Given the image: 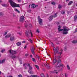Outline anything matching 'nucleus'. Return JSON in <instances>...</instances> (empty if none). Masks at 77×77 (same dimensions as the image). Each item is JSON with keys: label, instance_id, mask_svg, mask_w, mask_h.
Segmentation results:
<instances>
[{"label": "nucleus", "instance_id": "nucleus-1", "mask_svg": "<svg viewBox=\"0 0 77 77\" xmlns=\"http://www.w3.org/2000/svg\"><path fill=\"white\" fill-rule=\"evenodd\" d=\"M59 28L58 29V30L59 32H60L63 31V33L64 35H66L68 34V31L69 30V29L68 27L66 26H63V29H60L61 28V26H59Z\"/></svg>", "mask_w": 77, "mask_h": 77}, {"label": "nucleus", "instance_id": "nucleus-2", "mask_svg": "<svg viewBox=\"0 0 77 77\" xmlns=\"http://www.w3.org/2000/svg\"><path fill=\"white\" fill-rule=\"evenodd\" d=\"M9 2H10V5H11L12 8H16V7L20 8V5L19 4H16L13 2V0H9Z\"/></svg>", "mask_w": 77, "mask_h": 77}, {"label": "nucleus", "instance_id": "nucleus-3", "mask_svg": "<svg viewBox=\"0 0 77 77\" xmlns=\"http://www.w3.org/2000/svg\"><path fill=\"white\" fill-rule=\"evenodd\" d=\"M8 52H9L10 54H12L11 58H12V59H15V58L16 57V56L15 55V54L17 53V51H16L11 49L8 51Z\"/></svg>", "mask_w": 77, "mask_h": 77}, {"label": "nucleus", "instance_id": "nucleus-4", "mask_svg": "<svg viewBox=\"0 0 77 77\" xmlns=\"http://www.w3.org/2000/svg\"><path fill=\"white\" fill-rule=\"evenodd\" d=\"M25 35L26 36H27L28 37H29V36H31V37H32L33 36V34H32V32H31L30 31V32L29 31V30H26V32H25Z\"/></svg>", "mask_w": 77, "mask_h": 77}, {"label": "nucleus", "instance_id": "nucleus-5", "mask_svg": "<svg viewBox=\"0 0 77 77\" xmlns=\"http://www.w3.org/2000/svg\"><path fill=\"white\" fill-rule=\"evenodd\" d=\"M57 13H56L53 16H51L50 17H49L48 19L49 21L52 20H53V17L55 18V17H57Z\"/></svg>", "mask_w": 77, "mask_h": 77}, {"label": "nucleus", "instance_id": "nucleus-6", "mask_svg": "<svg viewBox=\"0 0 77 77\" xmlns=\"http://www.w3.org/2000/svg\"><path fill=\"white\" fill-rule=\"evenodd\" d=\"M57 66V68L59 69V68H60V66H62V67H64L65 66H64V65L61 63V64H57L56 65Z\"/></svg>", "mask_w": 77, "mask_h": 77}, {"label": "nucleus", "instance_id": "nucleus-7", "mask_svg": "<svg viewBox=\"0 0 77 77\" xmlns=\"http://www.w3.org/2000/svg\"><path fill=\"white\" fill-rule=\"evenodd\" d=\"M38 21L40 25H42V19L40 18V17L38 16Z\"/></svg>", "mask_w": 77, "mask_h": 77}, {"label": "nucleus", "instance_id": "nucleus-8", "mask_svg": "<svg viewBox=\"0 0 77 77\" xmlns=\"http://www.w3.org/2000/svg\"><path fill=\"white\" fill-rule=\"evenodd\" d=\"M23 66H24V67H25V69H27V66H30V63H25L23 64Z\"/></svg>", "mask_w": 77, "mask_h": 77}, {"label": "nucleus", "instance_id": "nucleus-9", "mask_svg": "<svg viewBox=\"0 0 77 77\" xmlns=\"http://www.w3.org/2000/svg\"><path fill=\"white\" fill-rule=\"evenodd\" d=\"M56 49L54 48L53 49V50L54 51L55 53H58V51H59V47H56Z\"/></svg>", "mask_w": 77, "mask_h": 77}, {"label": "nucleus", "instance_id": "nucleus-10", "mask_svg": "<svg viewBox=\"0 0 77 77\" xmlns=\"http://www.w3.org/2000/svg\"><path fill=\"white\" fill-rule=\"evenodd\" d=\"M56 62H57L56 58V57H55V55H54V61H53V63H52V64L53 65H54V64H55V63H56Z\"/></svg>", "mask_w": 77, "mask_h": 77}, {"label": "nucleus", "instance_id": "nucleus-11", "mask_svg": "<svg viewBox=\"0 0 77 77\" xmlns=\"http://www.w3.org/2000/svg\"><path fill=\"white\" fill-rule=\"evenodd\" d=\"M31 7L32 8H35L36 7H38V5L36 6L35 4H32V5H30L29 6V8H30V7Z\"/></svg>", "mask_w": 77, "mask_h": 77}, {"label": "nucleus", "instance_id": "nucleus-12", "mask_svg": "<svg viewBox=\"0 0 77 77\" xmlns=\"http://www.w3.org/2000/svg\"><path fill=\"white\" fill-rule=\"evenodd\" d=\"M44 65L46 66V67H47V68H48V69H50V66L48 65V63H45Z\"/></svg>", "mask_w": 77, "mask_h": 77}, {"label": "nucleus", "instance_id": "nucleus-13", "mask_svg": "<svg viewBox=\"0 0 77 77\" xmlns=\"http://www.w3.org/2000/svg\"><path fill=\"white\" fill-rule=\"evenodd\" d=\"M27 40L29 41V42H30L31 44H33V40L31 39L30 38H28L27 39Z\"/></svg>", "mask_w": 77, "mask_h": 77}, {"label": "nucleus", "instance_id": "nucleus-14", "mask_svg": "<svg viewBox=\"0 0 77 77\" xmlns=\"http://www.w3.org/2000/svg\"><path fill=\"white\" fill-rule=\"evenodd\" d=\"M20 21L22 22L24 20V16H22L20 17Z\"/></svg>", "mask_w": 77, "mask_h": 77}, {"label": "nucleus", "instance_id": "nucleus-15", "mask_svg": "<svg viewBox=\"0 0 77 77\" xmlns=\"http://www.w3.org/2000/svg\"><path fill=\"white\" fill-rule=\"evenodd\" d=\"M5 60H6V59H4L2 60H0V63H5Z\"/></svg>", "mask_w": 77, "mask_h": 77}, {"label": "nucleus", "instance_id": "nucleus-16", "mask_svg": "<svg viewBox=\"0 0 77 77\" xmlns=\"http://www.w3.org/2000/svg\"><path fill=\"white\" fill-rule=\"evenodd\" d=\"M11 36V34H8L5 37V38H9Z\"/></svg>", "mask_w": 77, "mask_h": 77}, {"label": "nucleus", "instance_id": "nucleus-17", "mask_svg": "<svg viewBox=\"0 0 77 77\" xmlns=\"http://www.w3.org/2000/svg\"><path fill=\"white\" fill-rule=\"evenodd\" d=\"M14 40H15V37L14 36H12L10 38V40L13 41Z\"/></svg>", "mask_w": 77, "mask_h": 77}, {"label": "nucleus", "instance_id": "nucleus-18", "mask_svg": "<svg viewBox=\"0 0 77 77\" xmlns=\"http://www.w3.org/2000/svg\"><path fill=\"white\" fill-rule=\"evenodd\" d=\"M35 50V48H32V49L31 50V51L33 54H35V52H34V50Z\"/></svg>", "mask_w": 77, "mask_h": 77}, {"label": "nucleus", "instance_id": "nucleus-19", "mask_svg": "<svg viewBox=\"0 0 77 77\" xmlns=\"http://www.w3.org/2000/svg\"><path fill=\"white\" fill-rule=\"evenodd\" d=\"M77 15H75L74 17V21H76L77 20Z\"/></svg>", "mask_w": 77, "mask_h": 77}, {"label": "nucleus", "instance_id": "nucleus-20", "mask_svg": "<svg viewBox=\"0 0 77 77\" xmlns=\"http://www.w3.org/2000/svg\"><path fill=\"white\" fill-rule=\"evenodd\" d=\"M28 72L29 73H30V74H33V71H32V70H29L28 71Z\"/></svg>", "mask_w": 77, "mask_h": 77}, {"label": "nucleus", "instance_id": "nucleus-21", "mask_svg": "<svg viewBox=\"0 0 77 77\" xmlns=\"http://www.w3.org/2000/svg\"><path fill=\"white\" fill-rule=\"evenodd\" d=\"M29 77H39V76L37 75H30Z\"/></svg>", "mask_w": 77, "mask_h": 77}, {"label": "nucleus", "instance_id": "nucleus-22", "mask_svg": "<svg viewBox=\"0 0 77 77\" xmlns=\"http://www.w3.org/2000/svg\"><path fill=\"white\" fill-rule=\"evenodd\" d=\"M2 5L3 6H4V7H8V6H9V5H6V4H2Z\"/></svg>", "mask_w": 77, "mask_h": 77}, {"label": "nucleus", "instance_id": "nucleus-23", "mask_svg": "<svg viewBox=\"0 0 77 77\" xmlns=\"http://www.w3.org/2000/svg\"><path fill=\"white\" fill-rule=\"evenodd\" d=\"M73 3V2L72 1L69 2L68 3V5H71V4H72Z\"/></svg>", "mask_w": 77, "mask_h": 77}, {"label": "nucleus", "instance_id": "nucleus-24", "mask_svg": "<svg viewBox=\"0 0 77 77\" xmlns=\"http://www.w3.org/2000/svg\"><path fill=\"white\" fill-rule=\"evenodd\" d=\"M51 73H56V74H57V72L56 70H55L54 71L52 72Z\"/></svg>", "mask_w": 77, "mask_h": 77}, {"label": "nucleus", "instance_id": "nucleus-25", "mask_svg": "<svg viewBox=\"0 0 77 77\" xmlns=\"http://www.w3.org/2000/svg\"><path fill=\"white\" fill-rule=\"evenodd\" d=\"M35 66L38 69H39V66H38L35 65Z\"/></svg>", "mask_w": 77, "mask_h": 77}, {"label": "nucleus", "instance_id": "nucleus-26", "mask_svg": "<svg viewBox=\"0 0 77 77\" xmlns=\"http://www.w3.org/2000/svg\"><path fill=\"white\" fill-rule=\"evenodd\" d=\"M41 76V77H45V75H44V74L43 73H42L40 74Z\"/></svg>", "mask_w": 77, "mask_h": 77}, {"label": "nucleus", "instance_id": "nucleus-27", "mask_svg": "<svg viewBox=\"0 0 77 77\" xmlns=\"http://www.w3.org/2000/svg\"><path fill=\"white\" fill-rule=\"evenodd\" d=\"M17 45H18V46H20V45H21V43L18 42L17 43Z\"/></svg>", "mask_w": 77, "mask_h": 77}, {"label": "nucleus", "instance_id": "nucleus-28", "mask_svg": "<svg viewBox=\"0 0 77 77\" xmlns=\"http://www.w3.org/2000/svg\"><path fill=\"white\" fill-rule=\"evenodd\" d=\"M33 69V68L31 66H29V70H32Z\"/></svg>", "mask_w": 77, "mask_h": 77}, {"label": "nucleus", "instance_id": "nucleus-29", "mask_svg": "<svg viewBox=\"0 0 77 77\" xmlns=\"http://www.w3.org/2000/svg\"><path fill=\"white\" fill-rule=\"evenodd\" d=\"M14 10H15V11H16V12H17L18 13H20V12L18 10V9H17L16 8L14 9Z\"/></svg>", "mask_w": 77, "mask_h": 77}, {"label": "nucleus", "instance_id": "nucleus-30", "mask_svg": "<svg viewBox=\"0 0 77 77\" xmlns=\"http://www.w3.org/2000/svg\"><path fill=\"white\" fill-rule=\"evenodd\" d=\"M62 7V6L60 5H58V8L59 9H61Z\"/></svg>", "mask_w": 77, "mask_h": 77}, {"label": "nucleus", "instance_id": "nucleus-31", "mask_svg": "<svg viewBox=\"0 0 77 77\" xmlns=\"http://www.w3.org/2000/svg\"><path fill=\"white\" fill-rule=\"evenodd\" d=\"M32 60L34 62H36V60H35V59L33 58H32Z\"/></svg>", "mask_w": 77, "mask_h": 77}, {"label": "nucleus", "instance_id": "nucleus-32", "mask_svg": "<svg viewBox=\"0 0 77 77\" xmlns=\"http://www.w3.org/2000/svg\"><path fill=\"white\" fill-rule=\"evenodd\" d=\"M62 51H63L62 49H61V50H60L61 52L58 53H59V54H60H60H62Z\"/></svg>", "mask_w": 77, "mask_h": 77}, {"label": "nucleus", "instance_id": "nucleus-33", "mask_svg": "<svg viewBox=\"0 0 77 77\" xmlns=\"http://www.w3.org/2000/svg\"><path fill=\"white\" fill-rule=\"evenodd\" d=\"M50 44H51V46H52V47H53L54 46V45L53 44V43H52V42H50Z\"/></svg>", "mask_w": 77, "mask_h": 77}, {"label": "nucleus", "instance_id": "nucleus-34", "mask_svg": "<svg viewBox=\"0 0 77 77\" xmlns=\"http://www.w3.org/2000/svg\"><path fill=\"white\" fill-rule=\"evenodd\" d=\"M67 67L68 69H70V67L68 65H67Z\"/></svg>", "mask_w": 77, "mask_h": 77}, {"label": "nucleus", "instance_id": "nucleus-35", "mask_svg": "<svg viewBox=\"0 0 77 77\" xmlns=\"http://www.w3.org/2000/svg\"><path fill=\"white\" fill-rule=\"evenodd\" d=\"M64 75H65L64 74H63V73L61 74V76L62 77H64Z\"/></svg>", "mask_w": 77, "mask_h": 77}, {"label": "nucleus", "instance_id": "nucleus-36", "mask_svg": "<svg viewBox=\"0 0 77 77\" xmlns=\"http://www.w3.org/2000/svg\"><path fill=\"white\" fill-rule=\"evenodd\" d=\"M52 5H54L56 3H55V2H52L51 3Z\"/></svg>", "mask_w": 77, "mask_h": 77}, {"label": "nucleus", "instance_id": "nucleus-37", "mask_svg": "<svg viewBox=\"0 0 77 77\" xmlns=\"http://www.w3.org/2000/svg\"><path fill=\"white\" fill-rule=\"evenodd\" d=\"M36 32H37V33H39V30L38 29H37Z\"/></svg>", "mask_w": 77, "mask_h": 77}, {"label": "nucleus", "instance_id": "nucleus-38", "mask_svg": "<svg viewBox=\"0 0 77 77\" xmlns=\"http://www.w3.org/2000/svg\"><path fill=\"white\" fill-rule=\"evenodd\" d=\"M5 49H3L2 50V51H1V53H3L4 51H5Z\"/></svg>", "mask_w": 77, "mask_h": 77}, {"label": "nucleus", "instance_id": "nucleus-39", "mask_svg": "<svg viewBox=\"0 0 77 77\" xmlns=\"http://www.w3.org/2000/svg\"><path fill=\"white\" fill-rule=\"evenodd\" d=\"M68 74H65V77H68Z\"/></svg>", "mask_w": 77, "mask_h": 77}, {"label": "nucleus", "instance_id": "nucleus-40", "mask_svg": "<svg viewBox=\"0 0 77 77\" xmlns=\"http://www.w3.org/2000/svg\"><path fill=\"white\" fill-rule=\"evenodd\" d=\"M61 61L59 59L58 60V63H60Z\"/></svg>", "mask_w": 77, "mask_h": 77}, {"label": "nucleus", "instance_id": "nucleus-41", "mask_svg": "<svg viewBox=\"0 0 77 77\" xmlns=\"http://www.w3.org/2000/svg\"><path fill=\"white\" fill-rule=\"evenodd\" d=\"M29 26L30 27H32V24H29Z\"/></svg>", "mask_w": 77, "mask_h": 77}, {"label": "nucleus", "instance_id": "nucleus-42", "mask_svg": "<svg viewBox=\"0 0 77 77\" xmlns=\"http://www.w3.org/2000/svg\"><path fill=\"white\" fill-rule=\"evenodd\" d=\"M61 14H65V11H63L62 13V12H61Z\"/></svg>", "mask_w": 77, "mask_h": 77}, {"label": "nucleus", "instance_id": "nucleus-43", "mask_svg": "<svg viewBox=\"0 0 77 77\" xmlns=\"http://www.w3.org/2000/svg\"><path fill=\"white\" fill-rule=\"evenodd\" d=\"M27 48V45H26L24 46V49H26Z\"/></svg>", "mask_w": 77, "mask_h": 77}, {"label": "nucleus", "instance_id": "nucleus-44", "mask_svg": "<svg viewBox=\"0 0 77 77\" xmlns=\"http://www.w3.org/2000/svg\"><path fill=\"white\" fill-rule=\"evenodd\" d=\"M64 50H65V51H66V47H65V48H64Z\"/></svg>", "mask_w": 77, "mask_h": 77}, {"label": "nucleus", "instance_id": "nucleus-45", "mask_svg": "<svg viewBox=\"0 0 77 77\" xmlns=\"http://www.w3.org/2000/svg\"><path fill=\"white\" fill-rule=\"evenodd\" d=\"M58 57H59V58H61V57H62V56H61V55H60Z\"/></svg>", "mask_w": 77, "mask_h": 77}, {"label": "nucleus", "instance_id": "nucleus-46", "mask_svg": "<svg viewBox=\"0 0 77 77\" xmlns=\"http://www.w3.org/2000/svg\"><path fill=\"white\" fill-rule=\"evenodd\" d=\"M29 56V54L27 53L25 54V56Z\"/></svg>", "mask_w": 77, "mask_h": 77}, {"label": "nucleus", "instance_id": "nucleus-47", "mask_svg": "<svg viewBox=\"0 0 77 77\" xmlns=\"http://www.w3.org/2000/svg\"><path fill=\"white\" fill-rule=\"evenodd\" d=\"M26 42V41H23L22 42V43H25Z\"/></svg>", "mask_w": 77, "mask_h": 77}, {"label": "nucleus", "instance_id": "nucleus-48", "mask_svg": "<svg viewBox=\"0 0 77 77\" xmlns=\"http://www.w3.org/2000/svg\"><path fill=\"white\" fill-rule=\"evenodd\" d=\"M7 33H8V32H5L4 35H7Z\"/></svg>", "mask_w": 77, "mask_h": 77}, {"label": "nucleus", "instance_id": "nucleus-49", "mask_svg": "<svg viewBox=\"0 0 77 77\" xmlns=\"http://www.w3.org/2000/svg\"><path fill=\"white\" fill-rule=\"evenodd\" d=\"M46 77H50V76H49V75H48V74H47Z\"/></svg>", "mask_w": 77, "mask_h": 77}, {"label": "nucleus", "instance_id": "nucleus-50", "mask_svg": "<svg viewBox=\"0 0 77 77\" xmlns=\"http://www.w3.org/2000/svg\"><path fill=\"white\" fill-rule=\"evenodd\" d=\"M77 32V28L75 29V31L74 32V33H75V32Z\"/></svg>", "mask_w": 77, "mask_h": 77}, {"label": "nucleus", "instance_id": "nucleus-51", "mask_svg": "<svg viewBox=\"0 0 77 77\" xmlns=\"http://www.w3.org/2000/svg\"><path fill=\"white\" fill-rule=\"evenodd\" d=\"M27 11L28 12H30L31 11V10H28Z\"/></svg>", "mask_w": 77, "mask_h": 77}, {"label": "nucleus", "instance_id": "nucleus-52", "mask_svg": "<svg viewBox=\"0 0 77 77\" xmlns=\"http://www.w3.org/2000/svg\"><path fill=\"white\" fill-rule=\"evenodd\" d=\"M25 27H27V25H25Z\"/></svg>", "mask_w": 77, "mask_h": 77}, {"label": "nucleus", "instance_id": "nucleus-53", "mask_svg": "<svg viewBox=\"0 0 77 77\" xmlns=\"http://www.w3.org/2000/svg\"><path fill=\"white\" fill-rule=\"evenodd\" d=\"M20 64H22V62H21V61L20 60Z\"/></svg>", "mask_w": 77, "mask_h": 77}, {"label": "nucleus", "instance_id": "nucleus-54", "mask_svg": "<svg viewBox=\"0 0 77 77\" xmlns=\"http://www.w3.org/2000/svg\"><path fill=\"white\" fill-rule=\"evenodd\" d=\"M2 12H0V15H2Z\"/></svg>", "mask_w": 77, "mask_h": 77}, {"label": "nucleus", "instance_id": "nucleus-55", "mask_svg": "<svg viewBox=\"0 0 77 77\" xmlns=\"http://www.w3.org/2000/svg\"><path fill=\"white\" fill-rule=\"evenodd\" d=\"M17 1L18 2H21V0H17Z\"/></svg>", "mask_w": 77, "mask_h": 77}, {"label": "nucleus", "instance_id": "nucleus-56", "mask_svg": "<svg viewBox=\"0 0 77 77\" xmlns=\"http://www.w3.org/2000/svg\"><path fill=\"white\" fill-rule=\"evenodd\" d=\"M38 58L39 60V59H40V58H39V57H38Z\"/></svg>", "mask_w": 77, "mask_h": 77}, {"label": "nucleus", "instance_id": "nucleus-57", "mask_svg": "<svg viewBox=\"0 0 77 77\" xmlns=\"http://www.w3.org/2000/svg\"><path fill=\"white\" fill-rule=\"evenodd\" d=\"M30 57H32V55H30Z\"/></svg>", "mask_w": 77, "mask_h": 77}, {"label": "nucleus", "instance_id": "nucleus-58", "mask_svg": "<svg viewBox=\"0 0 77 77\" xmlns=\"http://www.w3.org/2000/svg\"><path fill=\"white\" fill-rule=\"evenodd\" d=\"M67 14H69V12L67 11Z\"/></svg>", "mask_w": 77, "mask_h": 77}, {"label": "nucleus", "instance_id": "nucleus-59", "mask_svg": "<svg viewBox=\"0 0 77 77\" xmlns=\"http://www.w3.org/2000/svg\"><path fill=\"white\" fill-rule=\"evenodd\" d=\"M56 23H57V24H59V22H56Z\"/></svg>", "mask_w": 77, "mask_h": 77}, {"label": "nucleus", "instance_id": "nucleus-60", "mask_svg": "<svg viewBox=\"0 0 77 77\" xmlns=\"http://www.w3.org/2000/svg\"><path fill=\"white\" fill-rule=\"evenodd\" d=\"M69 0H66V2H68V1H69Z\"/></svg>", "mask_w": 77, "mask_h": 77}, {"label": "nucleus", "instance_id": "nucleus-61", "mask_svg": "<svg viewBox=\"0 0 77 77\" xmlns=\"http://www.w3.org/2000/svg\"><path fill=\"white\" fill-rule=\"evenodd\" d=\"M43 61H45V59H44V58L43 59Z\"/></svg>", "mask_w": 77, "mask_h": 77}, {"label": "nucleus", "instance_id": "nucleus-62", "mask_svg": "<svg viewBox=\"0 0 77 77\" xmlns=\"http://www.w3.org/2000/svg\"><path fill=\"white\" fill-rule=\"evenodd\" d=\"M1 54H0V57H1Z\"/></svg>", "mask_w": 77, "mask_h": 77}, {"label": "nucleus", "instance_id": "nucleus-63", "mask_svg": "<svg viewBox=\"0 0 77 77\" xmlns=\"http://www.w3.org/2000/svg\"><path fill=\"white\" fill-rule=\"evenodd\" d=\"M0 2H2V1L1 0H0Z\"/></svg>", "mask_w": 77, "mask_h": 77}, {"label": "nucleus", "instance_id": "nucleus-64", "mask_svg": "<svg viewBox=\"0 0 77 77\" xmlns=\"http://www.w3.org/2000/svg\"><path fill=\"white\" fill-rule=\"evenodd\" d=\"M76 6H77V3L76 4Z\"/></svg>", "mask_w": 77, "mask_h": 77}]
</instances>
